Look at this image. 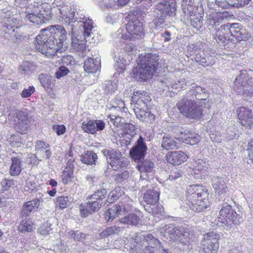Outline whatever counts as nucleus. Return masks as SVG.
Masks as SVG:
<instances>
[{"label": "nucleus", "mask_w": 253, "mask_h": 253, "mask_svg": "<svg viewBox=\"0 0 253 253\" xmlns=\"http://www.w3.org/2000/svg\"><path fill=\"white\" fill-rule=\"evenodd\" d=\"M35 40L36 49L45 56H52L63 45L66 39L65 28L57 25L48 29H43Z\"/></svg>", "instance_id": "f257e3e1"}, {"label": "nucleus", "mask_w": 253, "mask_h": 253, "mask_svg": "<svg viewBox=\"0 0 253 253\" xmlns=\"http://www.w3.org/2000/svg\"><path fill=\"white\" fill-rule=\"evenodd\" d=\"M252 35L245 29L241 28L239 23H227L221 25L216 34L215 40L219 43L228 44L230 42L235 43L250 39Z\"/></svg>", "instance_id": "f03ea898"}, {"label": "nucleus", "mask_w": 253, "mask_h": 253, "mask_svg": "<svg viewBox=\"0 0 253 253\" xmlns=\"http://www.w3.org/2000/svg\"><path fill=\"white\" fill-rule=\"evenodd\" d=\"M75 10V15L73 17L72 23L68 25L69 32H71L72 36L83 34L85 42H91L93 39V34L92 32L93 28V21L89 18H86L84 12L77 7L74 8Z\"/></svg>", "instance_id": "7ed1b4c3"}, {"label": "nucleus", "mask_w": 253, "mask_h": 253, "mask_svg": "<svg viewBox=\"0 0 253 253\" xmlns=\"http://www.w3.org/2000/svg\"><path fill=\"white\" fill-rule=\"evenodd\" d=\"M209 193L204 186L198 185H190L187 188V199L190 210L201 212L209 206Z\"/></svg>", "instance_id": "20e7f679"}, {"label": "nucleus", "mask_w": 253, "mask_h": 253, "mask_svg": "<svg viewBox=\"0 0 253 253\" xmlns=\"http://www.w3.org/2000/svg\"><path fill=\"white\" fill-rule=\"evenodd\" d=\"M156 54L144 53L138 57V66L133 70L134 78L145 80L151 78L159 65Z\"/></svg>", "instance_id": "39448f33"}, {"label": "nucleus", "mask_w": 253, "mask_h": 253, "mask_svg": "<svg viewBox=\"0 0 253 253\" xmlns=\"http://www.w3.org/2000/svg\"><path fill=\"white\" fill-rule=\"evenodd\" d=\"M51 17V8L48 3L34 1L26 8L25 19L34 24H43L50 20Z\"/></svg>", "instance_id": "423d86ee"}, {"label": "nucleus", "mask_w": 253, "mask_h": 253, "mask_svg": "<svg viewBox=\"0 0 253 253\" xmlns=\"http://www.w3.org/2000/svg\"><path fill=\"white\" fill-rule=\"evenodd\" d=\"M201 103L188 96L183 97L176 103L180 113L187 118L199 120L203 115V107Z\"/></svg>", "instance_id": "0eeeda50"}, {"label": "nucleus", "mask_w": 253, "mask_h": 253, "mask_svg": "<svg viewBox=\"0 0 253 253\" xmlns=\"http://www.w3.org/2000/svg\"><path fill=\"white\" fill-rule=\"evenodd\" d=\"M241 217L232 209L231 206L225 203L223 204L222 208L219 211L217 224L228 230L234 225H239L241 222Z\"/></svg>", "instance_id": "6e6552de"}, {"label": "nucleus", "mask_w": 253, "mask_h": 253, "mask_svg": "<svg viewBox=\"0 0 253 253\" xmlns=\"http://www.w3.org/2000/svg\"><path fill=\"white\" fill-rule=\"evenodd\" d=\"M176 2L172 0H162L155 6L153 17L156 23L161 25L164 23L167 16L175 15Z\"/></svg>", "instance_id": "1a4fd4ad"}, {"label": "nucleus", "mask_w": 253, "mask_h": 253, "mask_svg": "<svg viewBox=\"0 0 253 253\" xmlns=\"http://www.w3.org/2000/svg\"><path fill=\"white\" fill-rule=\"evenodd\" d=\"M165 236H169L170 240L177 241L183 246L189 247L190 241V234L189 230L183 227H174L172 225L166 226Z\"/></svg>", "instance_id": "9d476101"}, {"label": "nucleus", "mask_w": 253, "mask_h": 253, "mask_svg": "<svg viewBox=\"0 0 253 253\" xmlns=\"http://www.w3.org/2000/svg\"><path fill=\"white\" fill-rule=\"evenodd\" d=\"M234 90L245 96L253 95V78H249L245 71H242L234 83Z\"/></svg>", "instance_id": "9b49d317"}, {"label": "nucleus", "mask_w": 253, "mask_h": 253, "mask_svg": "<svg viewBox=\"0 0 253 253\" xmlns=\"http://www.w3.org/2000/svg\"><path fill=\"white\" fill-rule=\"evenodd\" d=\"M102 152L113 170H117L127 165L125 158L123 157L119 150L113 149H104Z\"/></svg>", "instance_id": "f8f14e48"}, {"label": "nucleus", "mask_w": 253, "mask_h": 253, "mask_svg": "<svg viewBox=\"0 0 253 253\" xmlns=\"http://www.w3.org/2000/svg\"><path fill=\"white\" fill-rule=\"evenodd\" d=\"M220 235L214 232L204 235L201 253H216L219 247Z\"/></svg>", "instance_id": "ddd939ff"}, {"label": "nucleus", "mask_w": 253, "mask_h": 253, "mask_svg": "<svg viewBox=\"0 0 253 253\" xmlns=\"http://www.w3.org/2000/svg\"><path fill=\"white\" fill-rule=\"evenodd\" d=\"M126 30L129 36V40L142 38L144 36L143 24L136 18L129 20L126 24Z\"/></svg>", "instance_id": "4468645a"}, {"label": "nucleus", "mask_w": 253, "mask_h": 253, "mask_svg": "<svg viewBox=\"0 0 253 253\" xmlns=\"http://www.w3.org/2000/svg\"><path fill=\"white\" fill-rule=\"evenodd\" d=\"M147 147L144 139L140 135L139 138L130 150V155L134 160L140 161L146 154Z\"/></svg>", "instance_id": "2eb2a0df"}, {"label": "nucleus", "mask_w": 253, "mask_h": 253, "mask_svg": "<svg viewBox=\"0 0 253 253\" xmlns=\"http://www.w3.org/2000/svg\"><path fill=\"white\" fill-rule=\"evenodd\" d=\"M177 131V135L179 136L180 139L185 143L194 145L200 140L199 134L194 132H191L189 129L178 127Z\"/></svg>", "instance_id": "dca6fc26"}, {"label": "nucleus", "mask_w": 253, "mask_h": 253, "mask_svg": "<svg viewBox=\"0 0 253 253\" xmlns=\"http://www.w3.org/2000/svg\"><path fill=\"white\" fill-rule=\"evenodd\" d=\"M105 124L101 120H87L82 123V128L86 132L95 134L97 131H101L104 129Z\"/></svg>", "instance_id": "f3484780"}, {"label": "nucleus", "mask_w": 253, "mask_h": 253, "mask_svg": "<svg viewBox=\"0 0 253 253\" xmlns=\"http://www.w3.org/2000/svg\"><path fill=\"white\" fill-rule=\"evenodd\" d=\"M161 86L164 90H167L169 92L176 93L180 88H185L186 82L185 79H181L179 81L173 82L171 80H166L161 81Z\"/></svg>", "instance_id": "a211bd4d"}, {"label": "nucleus", "mask_w": 253, "mask_h": 253, "mask_svg": "<svg viewBox=\"0 0 253 253\" xmlns=\"http://www.w3.org/2000/svg\"><path fill=\"white\" fill-rule=\"evenodd\" d=\"M238 118L240 124L248 127L253 125V115L249 108L241 107L237 110Z\"/></svg>", "instance_id": "6ab92c4d"}, {"label": "nucleus", "mask_w": 253, "mask_h": 253, "mask_svg": "<svg viewBox=\"0 0 253 253\" xmlns=\"http://www.w3.org/2000/svg\"><path fill=\"white\" fill-rule=\"evenodd\" d=\"M133 110L137 118L142 122L152 123L155 119V116L149 111L147 106L134 107Z\"/></svg>", "instance_id": "aec40b11"}, {"label": "nucleus", "mask_w": 253, "mask_h": 253, "mask_svg": "<svg viewBox=\"0 0 253 253\" xmlns=\"http://www.w3.org/2000/svg\"><path fill=\"white\" fill-rule=\"evenodd\" d=\"M150 97L146 91L136 90L134 91L131 100L134 102V107L147 106V103L151 101Z\"/></svg>", "instance_id": "412c9836"}, {"label": "nucleus", "mask_w": 253, "mask_h": 253, "mask_svg": "<svg viewBox=\"0 0 253 253\" xmlns=\"http://www.w3.org/2000/svg\"><path fill=\"white\" fill-rule=\"evenodd\" d=\"M40 203L41 201L38 198L24 203L22 207L20 217L23 218L29 216L31 213L34 211L35 208L38 209L39 207Z\"/></svg>", "instance_id": "4be33fe9"}, {"label": "nucleus", "mask_w": 253, "mask_h": 253, "mask_svg": "<svg viewBox=\"0 0 253 253\" xmlns=\"http://www.w3.org/2000/svg\"><path fill=\"white\" fill-rule=\"evenodd\" d=\"M205 90L200 86H194L188 91L187 94L190 96L189 98L194 99L195 98L197 102L205 105L208 102V100L205 98L207 96Z\"/></svg>", "instance_id": "5701e85b"}, {"label": "nucleus", "mask_w": 253, "mask_h": 253, "mask_svg": "<svg viewBox=\"0 0 253 253\" xmlns=\"http://www.w3.org/2000/svg\"><path fill=\"white\" fill-rule=\"evenodd\" d=\"M187 159V155L182 151L171 152L167 155V162L172 165H179Z\"/></svg>", "instance_id": "b1692460"}, {"label": "nucleus", "mask_w": 253, "mask_h": 253, "mask_svg": "<svg viewBox=\"0 0 253 253\" xmlns=\"http://www.w3.org/2000/svg\"><path fill=\"white\" fill-rule=\"evenodd\" d=\"M211 185L215 193L219 195L226 193L228 191L226 181L223 178L213 177L211 179Z\"/></svg>", "instance_id": "393cba45"}, {"label": "nucleus", "mask_w": 253, "mask_h": 253, "mask_svg": "<svg viewBox=\"0 0 253 253\" xmlns=\"http://www.w3.org/2000/svg\"><path fill=\"white\" fill-rule=\"evenodd\" d=\"M36 154L40 158L47 159L51 156L50 146L43 141L38 140L36 144Z\"/></svg>", "instance_id": "a878e982"}, {"label": "nucleus", "mask_w": 253, "mask_h": 253, "mask_svg": "<svg viewBox=\"0 0 253 253\" xmlns=\"http://www.w3.org/2000/svg\"><path fill=\"white\" fill-rule=\"evenodd\" d=\"M9 172L11 176H18L22 169V157L20 155L12 156Z\"/></svg>", "instance_id": "bb28decb"}, {"label": "nucleus", "mask_w": 253, "mask_h": 253, "mask_svg": "<svg viewBox=\"0 0 253 253\" xmlns=\"http://www.w3.org/2000/svg\"><path fill=\"white\" fill-rule=\"evenodd\" d=\"M72 45L78 52V56L81 58H84L89 51L86 48L85 42L80 40L76 37H72Z\"/></svg>", "instance_id": "cd10ccee"}, {"label": "nucleus", "mask_w": 253, "mask_h": 253, "mask_svg": "<svg viewBox=\"0 0 253 253\" xmlns=\"http://www.w3.org/2000/svg\"><path fill=\"white\" fill-rule=\"evenodd\" d=\"M59 10L62 21L68 24L66 26L68 29V25L72 23L73 17L75 15V10H73V8L67 7V6H62Z\"/></svg>", "instance_id": "c85d7f7f"}, {"label": "nucleus", "mask_w": 253, "mask_h": 253, "mask_svg": "<svg viewBox=\"0 0 253 253\" xmlns=\"http://www.w3.org/2000/svg\"><path fill=\"white\" fill-rule=\"evenodd\" d=\"M154 168V164L153 162L146 160L141 162V164L138 165V169L141 173L140 178L145 179L146 175L144 173L152 172Z\"/></svg>", "instance_id": "c756f323"}, {"label": "nucleus", "mask_w": 253, "mask_h": 253, "mask_svg": "<svg viewBox=\"0 0 253 253\" xmlns=\"http://www.w3.org/2000/svg\"><path fill=\"white\" fill-rule=\"evenodd\" d=\"M224 17L223 13L212 12L207 15V24L212 28L216 27L222 21Z\"/></svg>", "instance_id": "7c9ffc66"}, {"label": "nucleus", "mask_w": 253, "mask_h": 253, "mask_svg": "<svg viewBox=\"0 0 253 253\" xmlns=\"http://www.w3.org/2000/svg\"><path fill=\"white\" fill-rule=\"evenodd\" d=\"M36 68L37 66L34 62L25 61L19 65L18 72L21 75H31L35 71Z\"/></svg>", "instance_id": "2f4dec72"}, {"label": "nucleus", "mask_w": 253, "mask_h": 253, "mask_svg": "<svg viewBox=\"0 0 253 253\" xmlns=\"http://www.w3.org/2000/svg\"><path fill=\"white\" fill-rule=\"evenodd\" d=\"M144 201L148 205L155 206L158 202L159 193L154 189H150L144 194Z\"/></svg>", "instance_id": "473e14b6"}, {"label": "nucleus", "mask_w": 253, "mask_h": 253, "mask_svg": "<svg viewBox=\"0 0 253 253\" xmlns=\"http://www.w3.org/2000/svg\"><path fill=\"white\" fill-rule=\"evenodd\" d=\"M100 67V62L97 59L94 60L88 58L84 61V69L85 71L88 73H94L99 69Z\"/></svg>", "instance_id": "72a5a7b5"}, {"label": "nucleus", "mask_w": 253, "mask_h": 253, "mask_svg": "<svg viewBox=\"0 0 253 253\" xmlns=\"http://www.w3.org/2000/svg\"><path fill=\"white\" fill-rule=\"evenodd\" d=\"M16 181L13 179H4L0 182V190L2 191V197L8 198L10 195L8 191L10 188L13 187L16 184Z\"/></svg>", "instance_id": "f704fd0d"}, {"label": "nucleus", "mask_w": 253, "mask_h": 253, "mask_svg": "<svg viewBox=\"0 0 253 253\" xmlns=\"http://www.w3.org/2000/svg\"><path fill=\"white\" fill-rule=\"evenodd\" d=\"M34 229V223L29 219H23L18 226V230L21 233L32 232Z\"/></svg>", "instance_id": "c9c22d12"}, {"label": "nucleus", "mask_w": 253, "mask_h": 253, "mask_svg": "<svg viewBox=\"0 0 253 253\" xmlns=\"http://www.w3.org/2000/svg\"><path fill=\"white\" fill-rule=\"evenodd\" d=\"M122 210L118 205H114L104 213V218L107 221H112L118 214H122Z\"/></svg>", "instance_id": "e433bc0d"}, {"label": "nucleus", "mask_w": 253, "mask_h": 253, "mask_svg": "<svg viewBox=\"0 0 253 253\" xmlns=\"http://www.w3.org/2000/svg\"><path fill=\"white\" fill-rule=\"evenodd\" d=\"M140 221V214L138 215L134 213H130L120 219L121 223L130 225H136L139 223Z\"/></svg>", "instance_id": "4c0bfd02"}, {"label": "nucleus", "mask_w": 253, "mask_h": 253, "mask_svg": "<svg viewBox=\"0 0 253 253\" xmlns=\"http://www.w3.org/2000/svg\"><path fill=\"white\" fill-rule=\"evenodd\" d=\"M208 169V164L202 159H198L194 164V170L197 174L204 175Z\"/></svg>", "instance_id": "58836bf2"}, {"label": "nucleus", "mask_w": 253, "mask_h": 253, "mask_svg": "<svg viewBox=\"0 0 253 253\" xmlns=\"http://www.w3.org/2000/svg\"><path fill=\"white\" fill-rule=\"evenodd\" d=\"M187 22H190L191 25L196 30L201 28L203 24L202 16L199 13L198 14H190L187 19Z\"/></svg>", "instance_id": "ea45409f"}, {"label": "nucleus", "mask_w": 253, "mask_h": 253, "mask_svg": "<svg viewBox=\"0 0 253 253\" xmlns=\"http://www.w3.org/2000/svg\"><path fill=\"white\" fill-rule=\"evenodd\" d=\"M207 54L204 51L199 50L191 55V59L193 61L199 62L200 64L203 66L207 63H209V59H205Z\"/></svg>", "instance_id": "a19ab883"}, {"label": "nucleus", "mask_w": 253, "mask_h": 253, "mask_svg": "<svg viewBox=\"0 0 253 253\" xmlns=\"http://www.w3.org/2000/svg\"><path fill=\"white\" fill-rule=\"evenodd\" d=\"M97 159L96 154L93 151H87L81 157L82 162L87 165L95 164Z\"/></svg>", "instance_id": "79ce46f5"}, {"label": "nucleus", "mask_w": 253, "mask_h": 253, "mask_svg": "<svg viewBox=\"0 0 253 253\" xmlns=\"http://www.w3.org/2000/svg\"><path fill=\"white\" fill-rule=\"evenodd\" d=\"M39 79L41 85L46 89H48L53 82L52 77L48 74H41Z\"/></svg>", "instance_id": "37998d69"}, {"label": "nucleus", "mask_w": 253, "mask_h": 253, "mask_svg": "<svg viewBox=\"0 0 253 253\" xmlns=\"http://www.w3.org/2000/svg\"><path fill=\"white\" fill-rule=\"evenodd\" d=\"M122 228L120 226H112L106 228L99 234V237L101 238H105L113 234H118Z\"/></svg>", "instance_id": "c03bdc74"}, {"label": "nucleus", "mask_w": 253, "mask_h": 253, "mask_svg": "<svg viewBox=\"0 0 253 253\" xmlns=\"http://www.w3.org/2000/svg\"><path fill=\"white\" fill-rule=\"evenodd\" d=\"M161 146L166 150L173 149L177 147V143L171 137L164 136Z\"/></svg>", "instance_id": "a18cd8bd"}, {"label": "nucleus", "mask_w": 253, "mask_h": 253, "mask_svg": "<svg viewBox=\"0 0 253 253\" xmlns=\"http://www.w3.org/2000/svg\"><path fill=\"white\" fill-rule=\"evenodd\" d=\"M29 121H19L15 122V129L21 134L27 133L29 127Z\"/></svg>", "instance_id": "49530a36"}, {"label": "nucleus", "mask_w": 253, "mask_h": 253, "mask_svg": "<svg viewBox=\"0 0 253 253\" xmlns=\"http://www.w3.org/2000/svg\"><path fill=\"white\" fill-rule=\"evenodd\" d=\"M29 112L27 109L17 111L16 112L14 122H17L19 121H29Z\"/></svg>", "instance_id": "de8ad7c7"}, {"label": "nucleus", "mask_w": 253, "mask_h": 253, "mask_svg": "<svg viewBox=\"0 0 253 253\" xmlns=\"http://www.w3.org/2000/svg\"><path fill=\"white\" fill-rule=\"evenodd\" d=\"M122 129L125 134H127L131 138L136 134V128L131 123H125Z\"/></svg>", "instance_id": "09e8293b"}, {"label": "nucleus", "mask_w": 253, "mask_h": 253, "mask_svg": "<svg viewBox=\"0 0 253 253\" xmlns=\"http://www.w3.org/2000/svg\"><path fill=\"white\" fill-rule=\"evenodd\" d=\"M131 203L132 201H130L128 197H126L123 201L119 203L118 205L120 208V210H122V214L131 210L132 207Z\"/></svg>", "instance_id": "8fccbe9b"}, {"label": "nucleus", "mask_w": 253, "mask_h": 253, "mask_svg": "<svg viewBox=\"0 0 253 253\" xmlns=\"http://www.w3.org/2000/svg\"><path fill=\"white\" fill-rule=\"evenodd\" d=\"M7 140L13 147H19L22 143V139L18 133L10 135Z\"/></svg>", "instance_id": "3c124183"}, {"label": "nucleus", "mask_w": 253, "mask_h": 253, "mask_svg": "<svg viewBox=\"0 0 253 253\" xmlns=\"http://www.w3.org/2000/svg\"><path fill=\"white\" fill-rule=\"evenodd\" d=\"M109 123H112L113 125L117 127H122L124 126L125 123H124V119L115 115H109L108 116Z\"/></svg>", "instance_id": "603ef678"}, {"label": "nucleus", "mask_w": 253, "mask_h": 253, "mask_svg": "<svg viewBox=\"0 0 253 253\" xmlns=\"http://www.w3.org/2000/svg\"><path fill=\"white\" fill-rule=\"evenodd\" d=\"M107 190L105 188H100L97 190L89 197L91 200H100L105 198L107 194Z\"/></svg>", "instance_id": "864d4df0"}, {"label": "nucleus", "mask_w": 253, "mask_h": 253, "mask_svg": "<svg viewBox=\"0 0 253 253\" xmlns=\"http://www.w3.org/2000/svg\"><path fill=\"white\" fill-rule=\"evenodd\" d=\"M68 236L72 239L81 241L85 238L86 235L79 231L71 230L68 233Z\"/></svg>", "instance_id": "5fc2aeb1"}, {"label": "nucleus", "mask_w": 253, "mask_h": 253, "mask_svg": "<svg viewBox=\"0 0 253 253\" xmlns=\"http://www.w3.org/2000/svg\"><path fill=\"white\" fill-rule=\"evenodd\" d=\"M61 176L64 184H67L73 177V170L65 169Z\"/></svg>", "instance_id": "6e6d98bb"}, {"label": "nucleus", "mask_w": 253, "mask_h": 253, "mask_svg": "<svg viewBox=\"0 0 253 253\" xmlns=\"http://www.w3.org/2000/svg\"><path fill=\"white\" fill-rule=\"evenodd\" d=\"M131 174V170H122L120 172L118 173L117 175L116 180L118 182H123L127 180Z\"/></svg>", "instance_id": "4d7b16f0"}, {"label": "nucleus", "mask_w": 253, "mask_h": 253, "mask_svg": "<svg viewBox=\"0 0 253 253\" xmlns=\"http://www.w3.org/2000/svg\"><path fill=\"white\" fill-rule=\"evenodd\" d=\"M56 203L59 208L63 209L68 206L70 202L68 196H60L56 199Z\"/></svg>", "instance_id": "13d9d810"}, {"label": "nucleus", "mask_w": 253, "mask_h": 253, "mask_svg": "<svg viewBox=\"0 0 253 253\" xmlns=\"http://www.w3.org/2000/svg\"><path fill=\"white\" fill-rule=\"evenodd\" d=\"M215 3L218 6L222 8L234 7V4L232 0H215Z\"/></svg>", "instance_id": "bf43d9fd"}, {"label": "nucleus", "mask_w": 253, "mask_h": 253, "mask_svg": "<svg viewBox=\"0 0 253 253\" xmlns=\"http://www.w3.org/2000/svg\"><path fill=\"white\" fill-rule=\"evenodd\" d=\"M89 208L90 211L93 212L99 210L102 206V203L96 200H92V201L88 202Z\"/></svg>", "instance_id": "052dcab7"}, {"label": "nucleus", "mask_w": 253, "mask_h": 253, "mask_svg": "<svg viewBox=\"0 0 253 253\" xmlns=\"http://www.w3.org/2000/svg\"><path fill=\"white\" fill-rule=\"evenodd\" d=\"M80 211L82 217H85L91 214L93 212L90 211L88 207V204L85 203L84 205H81L80 206Z\"/></svg>", "instance_id": "680f3d73"}, {"label": "nucleus", "mask_w": 253, "mask_h": 253, "mask_svg": "<svg viewBox=\"0 0 253 253\" xmlns=\"http://www.w3.org/2000/svg\"><path fill=\"white\" fill-rule=\"evenodd\" d=\"M69 73V69L64 66H60L55 73V76L57 79H59L61 78L66 76Z\"/></svg>", "instance_id": "e2e57ef3"}, {"label": "nucleus", "mask_w": 253, "mask_h": 253, "mask_svg": "<svg viewBox=\"0 0 253 253\" xmlns=\"http://www.w3.org/2000/svg\"><path fill=\"white\" fill-rule=\"evenodd\" d=\"M51 224L48 223L43 224L39 228V232L42 235L49 234L52 229L50 227Z\"/></svg>", "instance_id": "0e129e2a"}, {"label": "nucleus", "mask_w": 253, "mask_h": 253, "mask_svg": "<svg viewBox=\"0 0 253 253\" xmlns=\"http://www.w3.org/2000/svg\"><path fill=\"white\" fill-rule=\"evenodd\" d=\"M117 88V85L116 83L111 81H107L105 84V90L107 93H113Z\"/></svg>", "instance_id": "69168bd1"}, {"label": "nucleus", "mask_w": 253, "mask_h": 253, "mask_svg": "<svg viewBox=\"0 0 253 253\" xmlns=\"http://www.w3.org/2000/svg\"><path fill=\"white\" fill-rule=\"evenodd\" d=\"M114 104L113 107L119 108V109H124L125 107V102L122 100L119 96H116L115 99L113 101Z\"/></svg>", "instance_id": "338daca9"}, {"label": "nucleus", "mask_w": 253, "mask_h": 253, "mask_svg": "<svg viewBox=\"0 0 253 253\" xmlns=\"http://www.w3.org/2000/svg\"><path fill=\"white\" fill-rule=\"evenodd\" d=\"M35 91V88L34 86H29L27 88H25L21 93V96L22 98H28Z\"/></svg>", "instance_id": "774afa93"}]
</instances>
